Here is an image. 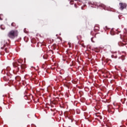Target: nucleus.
<instances>
[{"mask_svg":"<svg viewBox=\"0 0 127 127\" xmlns=\"http://www.w3.org/2000/svg\"><path fill=\"white\" fill-rule=\"evenodd\" d=\"M8 37L12 39H14L18 35V32L17 30H12L8 33Z\"/></svg>","mask_w":127,"mask_h":127,"instance_id":"f257e3e1","label":"nucleus"},{"mask_svg":"<svg viewBox=\"0 0 127 127\" xmlns=\"http://www.w3.org/2000/svg\"><path fill=\"white\" fill-rule=\"evenodd\" d=\"M1 44L2 46H3V47H1V49H4V51H5V52L6 53H8L9 52V44L6 42H5V40H2V41L1 42Z\"/></svg>","mask_w":127,"mask_h":127,"instance_id":"f03ea898","label":"nucleus"},{"mask_svg":"<svg viewBox=\"0 0 127 127\" xmlns=\"http://www.w3.org/2000/svg\"><path fill=\"white\" fill-rule=\"evenodd\" d=\"M119 108V107L118 106H115L114 105V106H113L112 105H109L107 106V111L111 114H113L115 111V109H118Z\"/></svg>","mask_w":127,"mask_h":127,"instance_id":"7ed1b4c3","label":"nucleus"},{"mask_svg":"<svg viewBox=\"0 0 127 127\" xmlns=\"http://www.w3.org/2000/svg\"><path fill=\"white\" fill-rule=\"evenodd\" d=\"M13 66L14 67L16 68V72H18L20 68L24 69L26 68L25 64H18L17 63H13Z\"/></svg>","mask_w":127,"mask_h":127,"instance_id":"20e7f679","label":"nucleus"},{"mask_svg":"<svg viewBox=\"0 0 127 127\" xmlns=\"http://www.w3.org/2000/svg\"><path fill=\"white\" fill-rule=\"evenodd\" d=\"M119 5L120 6V9L122 10H123L125 8H126L127 6L126 3H123V2H120Z\"/></svg>","mask_w":127,"mask_h":127,"instance_id":"39448f33","label":"nucleus"},{"mask_svg":"<svg viewBox=\"0 0 127 127\" xmlns=\"http://www.w3.org/2000/svg\"><path fill=\"white\" fill-rule=\"evenodd\" d=\"M33 96L32 95H26L24 96L25 99L28 100H32V99H33Z\"/></svg>","mask_w":127,"mask_h":127,"instance_id":"423d86ee","label":"nucleus"},{"mask_svg":"<svg viewBox=\"0 0 127 127\" xmlns=\"http://www.w3.org/2000/svg\"><path fill=\"white\" fill-rule=\"evenodd\" d=\"M15 79L17 81H19L21 80V77L20 76H19L18 75L17 76H16L15 77Z\"/></svg>","mask_w":127,"mask_h":127,"instance_id":"0eeeda50","label":"nucleus"},{"mask_svg":"<svg viewBox=\"0 0 127 127\" xmlns=\"http://www.w3.org/2000/svg\"><path fill=\"white\" fill-rule=\"evenodd\" d=\"M23 61L22 60H18V63L20 64V65H21V64L22 63Z\"/></svg>","mask_w":127,"mask_h":127,"instance_id":"6e6552de","label":"nucleus"},{"mask_svg":"<svg viewBox=\"0 0 127 127\" xmlns=\"http://www.w3.org/2000/svg\"><path fill=\"white\" fill-rule=\"evenodd\" d=\"M11 26L12 27H15L16 26V23L15 22H12L11 23Z\"/></svg>","mask_w":127,"mask_h":127,"instance_id":"1a4fd4ad","label":"nucleus"},{"mask_svg":"<svg viewBox=\"0 0 127 127\" xmlns=\"http://www.w3.org/2000/svg\"><path fill=\"white\" fill-rule=\"evenodd\" d=\"M3 79L6 81L8 80V78H7L6 76H4Z\"/></svg>","mask_w":127,"mask_h":127,"instance_id":"9d476101","label":"nucleus"},{"mask_svg":"<svg viewBox=\"0 0 127 127\" xmlns=\"http://www.w3.org/2000/svg\"><path fill=\"white\" fill-rule=\"evenodd\" d=\"M3 16V15L2 14H0V20H2L3 19L1 18V17Z\"/></svg>","mask_w":127,"mask_h":127,"instance_id":"9b49d317","label":"nucleus"},{"mask_svg":"<svg viewBox=\"0 0 127 127\" xmlns=\"http://www.w3.org/2000/svg\"><path fill=\"white\" fill-rule=\"evenodd\" d=\"M68 47H69V48H71V43L68 42Z\"/></svg>","mask_w":127,"mask_h":127,"instance_id":"f8f14e48","label":"nucleus"},{"mask_svg":"<svg viewBox=\"0 0 127 127\" xmlns=\"http://www.w3.org/2000/svg\"><path fill=\"white\" fill-rule=\"evenodd\" d=\"M0 28H1L2 30H4V28L2 27V25L0 26Z\"/></svg>","mask_w":127,"mask_h":127,"instance_id":"ddd939ff","label":"nucleus"},{"mask_svg":"<svg viewBox=\"0 0 127 127\" xmlns=\"http://www.w3.org/2000/svg\"><path fill=\"white\" fill-rule=\"evenodd\" d=\"M74 7H75V8H77V5H76V4H74Z\"/></svg>","mask_w":127,"mask_h":127,"instance_id":"4468645a","label":"nucleus"},{"mask_svg":"<svg viewBox=\"0 0 127 127\" xmlns=\"http://www.w3.org/2000/svg\"><path fill=\"white\" fill-rule=\"evenodd\" d=\"M99 6L103 7L104 6V4H100V5H99Z\"/></svg>","mask_w":127,"mask_h":127,"instance_id":"2eb2a0df","label":"nucleus"},{"mask_svg":"<svg viewBox=\"0 0 127 127\" xmlns=\"http://www.w3.org/2000/svg\"><path fill=\"white\" fill-rule=\"evenodd\" d=\"M93 38H91V41H92V42L94 43V41H93Z\"/></svg>","mask_w":127,"mask_h":127,"instance_id":"dca6fc26","label":"nucleus"},{"mask_svg":"<svg viewBox=\"0 0 127 127\" xmlns=\"http://www.w3.org/2000/svg\"><path fill=\"white\" fill-rule=\"evenodd\" d=\"M99 119H100V120H102V117H101V116H99Z\"/></svg>","mask_w":127,"mask_h":127,"instance_id":"f3484780","label":"nucleus"},{"mask_svg":"<svg viewBox=\"0 0 127 127\" xmlns=\"http://www.w3.org/2000/svg\"><path fill=\"white\" fill-rule=\"evenodd\" d=\"M100 108H98V109H97L96 107H95V109L97 110H99Z\"/></svg>","mask_w":127,"mask_h":127,"instance_id":"a211bd4d","label":"nucleus"},{"mask_svg":"<svg viewBox=\"0 0 127 127\" xmlns=\"http://www.w3.org/2000/svg\"><path fill=\"white\" fill-rule=\"evenodd\" d=\"M43 58H44V59H46V58H44V57H43Z\"/></svg>","mask_w":127,"mask_h":127,"instance_id":"6ab92c4d","label":"nucleus"},{"mask_svg":"<svg viewBox=\"0 0 127 127\" xmlns=\"http://www.w3.org/2000/svg\"><path fill=\"white\" fill-rule=\"evenodd\" d=\"M83 47L85 48V46H83Z\"/></svg>","mask_w":127,"mask_h":127,"instance_id":"aec40b11","label":"nucleus"},{"mask_svg":"<svg viewBox=\"0 0 127 127\" xmlns=\"http://www.w3.org/2000/svg\"><path fill=\"white\" fill-rule=\"evenodd\" d=\"M70 2H73V1H70Z\"/></svg>","mask_w":127,"mask_h":127,"instance_id":"412c9836","label":"nucleus"}]
</instances>
